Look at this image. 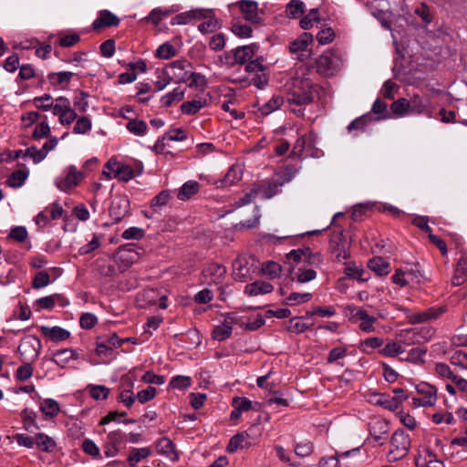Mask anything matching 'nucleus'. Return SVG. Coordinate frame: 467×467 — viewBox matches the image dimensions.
<instances>
[{"label":"nucleus","instance_id":"obj_18","mask_svg":"<svg viewBox=\"0 0 467 467\" xmlns=\"http://www.w3.org/2000/svg\"><path fill=\"white\" fill-rule=\"evenodd\" d=\"M313 41V35L310 33H303L300 35V36L294 41L290 42L288 48L290 53L292 54H297V58L300 61H303L304 58L302 57L304 54L302 52L306 51L307 46Z\"/></svg>","mask_w":467,"mask_h":467},{"label":"nucleus","instance_id":"obj_52","mask_svg":"<svg viewBox=\"0 0 467 467\" xmlns=\"http://www.w3.org/2000/svg\"><path fill=\"white\" fill-rule=\"evenodd\" d=\"M312 298L310 293H291L285 299V304L290 306H296L301 303L308 302Z\"/></svg>","mask_w":467,"mask_h":467},{"label":"nucleus","instance_id":"obj_8","mask_svg":"<svg viewBox=\"0 0 467 467\" xmlns=\"http://www.w3.org/2000/svg\"><path fill=\"white\" fill-rule=\"evenodd\" d=\"M416 390L422 397L412 398L416 407H432L437 401V388L427 382H420L416 386Z\"/></svg>","mask_w":467,"mask_h":467},{"label":"nucleus","instance_id":"obj_53","mask_svg":"<svg viewBox=\"0 0 467 467\" xmlns=\"http://www.w3.org/2000/svg\"><path fill=\"white\" fill-rule=\"evenodd\" d=\"M204 106V103H202L201 100H192V101H186L183 102L180 109L181 111L185 115H194L196 114L202 107Z\"/></svg>","mask_w":467,"mask_h":467},{"label":"nucleus","instance_id":"obj_48","mask_svg":"<svg viewBox=\"0 0 467 467\" xmlns=\"http://www.w3.org/2000/svg\"><path fill=\"white\" fill-rule=\"evenodd\" d=\"M171 199V192L169 190H163L159 192L150 202V208L155 212L164 207Z\"/></svg>","mask_w":467,"mask_h":467},{"label":"nucleus","instance_id":"obj_25","mask_svg":"<svg viewBox=\"0 0 467 467\" xmlns=\"http://www.w3.org/2000/svg\"><path fill=\"white\" fill-rule=\"evenodd\" d=\"M359 451V448H355L343 452H336L334 456L324 457L319 462V467H338L340 461L350 455H356Z\"/></svg>","mask_w":467,"mask_h":467},{"label":"nucleus","instance_id":"obj_49","mask_svg":"<svg viewBox=\"0 0 467 467\" xmlns=\"http://www.w3.org/2000/svg\"><path fill=\"white\" fill-rule=\"evenodd\" d=\"M323 255L321 253H314L309 247L305 248L304 264L311 266H319L323 263Z\"/></svg>","mask_w":467,"mask_h":467},{"label":"nucleus","instance_id":"obj_24","mask_svg":"<svg viewBox=\"0 0 467 467\" xmlns=\"http://www.w3.org/2000/svg\"><path fill=\"white\" fill-rule=\"evenodd\" d=\"M108 169H110L112 171L116 173V176H119V179L123 182H128L131 180L135 174L134 171L130 166L120 165L116 161L110 159L107 164Z\"/></svg>","mask_w":467,"mask_h":467},{"label":"nucleus","instance_id":"obj_55","mask_svg":"<svg viewBox=\"0 0 467 467\" xmlns=\"http://www.w3.org/2000/svg\"><path fill=\"white\" fill-rule=\"evenodd\" d=\"M390 110L396 116H403L410 113L408 99L404 98L397 99L390 105Z\"/></svg>","mask_w":467,"mask_h":467},{"label":"nucleus","instance_id":"obj_10","mask_svg":"<svg viewBox=\"0 0 467 467\" xmlns=\"http://www.w3.org/2000/svg\"><path fill=\"white\" fill-rule=\"evenodd\" d=\"M83 173L76 166L70 165L66 170V176L56 180V186L63 192H68L78 186Z\"/></svg>","mask_w":467,"mask_h":467},{"label":"nucleus","instance_id":"obj_60","mask_svg":"<svg viewBox=\"0 0 467 467\" xmlns=\"http://www.w3.org/2000/svg\"><path fill=\"white\" fill-rule=\"evenodd\" d=\"M90 397L96 400H106L109 394V389L103 385H92L89 387Z\"/></svg>","mask_w":467,"mask_h":467},{"label":"nucleus","instance_id":"obj_43","mask_svg":"<svg viewBox=\"0 0 467 467\" xmlns=\"http://www.w3.org/2000/svg\"><path fill=\"white\" fill-rule=\"evenodd\" d=\"M405 351L402 345L398 342H389L382 348L379 350V353L385 356L394 358Z\"/></svg>","mask_w":467,"mask_h":467},{"label":"nucleus","instance_id":"obj_9","mask_svg":"<svg viewBox=\"0 0 467 467\" xmlns=\"http://www.w3.org/2000/svg\"><path fill=\"white\" fill-rule=\"evenodd\" d=\"M445 312H446V306H431V307L427 308L424 311L418 312V313L409 310L406 312V317L410 324L415 325V324H421L424 322L436 320L441 315H443Z\"/></svg>","mask_w":467,"mask_h":467},{"label":"nucleus","instance_id":"obj_6","mask_svg":"<svg viewBox=\"0 0 467 467\" xmlns=\"http://www.w3.org/2000/svg\"><path fill=\"white\" fill-rule=\"evenodd\" d=\"M433 331L430 328L414 327L401 330L399 334L401 345L411 346L431 339Z\"/></svg>","mask_w":467,"mask_h":467},{"label":"nucleus","instance_id":"obj_44","mask_svg":"<svg viewBox=\"0 0 467 467\" xmlns=\"http://www.w3.org/2000/svg\"><path fill=\"white\" fill-rule=\"evenodd\" d=\"M151 454V450L149 447L133 448L130 450L127 458L128 463L139 462L143 459L148 458Z\"/></svg>","mask_w":467,"mask_h":467},{"label":"nucleus","instance_id":"obj_20","mask_svg":"<svg viewBox=\"0 0 467 467\" xmlns=\"http://www.w3.org/2000/svg\"><path fill=\"white\" fill-rule=\"evenodd\" d=\"M243 171L242 169L237 165H232L224 177L214 182L216 188L229 187L239 182L242 179Z\"/></svg>","mask_w":467,"mask_h":467},{"label":"nucleus","instance_id":"obj_11","mask_svg":"<svg viewBox=\"0 0 467 467\" xmlns=\"http://www.w3.org/2000/svg\"><path fill=\"white\" fill-rule=\"evenodd\" d=\"M41 349V342L36 336H28L21 340L18 347V353L22 358L36 359L37 358Z\"/></svg>","mask_w":467,"mask_h":467},{"label":"nucleus","instance_id":"obj_34","mask_svg":"<svg viewBox=\"0 0 467 467\" xmlns=\"http://www.w3.org/2000/svg\"><path fill=\"white\" fill-rule=\"evenodd\" d=\"M125 127L131 134L139 137L144 136L149 130L147 123L138 119H130Z\"/></svg>","mask_w":467,"mask_h":467},{"label":"nucleus","instance_id":"obj_42","mask_svg":"<svg viewBox=\"0 0 467 467\" xmlns=\"http://www.w3.org/2000/svg\"><path fill=\"white\" fill-rule=\"evenodd\" d=\"M283 186L279 181L267 182V183L261 187V193L264 199H270L280 192V188Z\"/></svg>","mask_w":467,"mask_h":467},{"label":"nucleus","instance_id":"obj_2","mask_svg":"<svg viewBox=\"0 0 467 467\" xmlns=\"http://www.w3.org/2000/svg\"><path fill=\"white\" fill-rule=\"evenodd\" d=\"M287 94V102L290 107L306 106L313 102L317 87L308 80H300Z\"/></svg>","mask_w":467,"mask_h":467},{"label":"nucleus","instance_id":"obj_64","mask_svg":"<svg viewBox=\"0 0 467 467\" xmlns=\"http://www.w3.org/2000/svg\"><path fill=\"white\" fill-rule=\"evenodd\" d=\"M52 100L53 99L50 94H44L43 96L36 97L33 101L38 109L47 111L52 108Z\"/></svg>","mask_w":467,"mask_h":467},{"label":"nucleus","instance_id":"obj_26","mask_svg":"<svg viewBox=\"0 0 467 467\" xmlns=\"http://www.w3.org/2000/svg\"><path fill=\"white\" fill-rule=\"evenodd\" d=\"M273 289V285L268 282L255 281L245 285L244 293L250 296H255L261 294H268Z\"/></svg>","mask_w":467,"mask_h":467},{"label":"nucleus","instance_id":"obj_22","mask_svg":"<svg viewBox=\"0 0 467 467\" xmlns=\"http://www.w3.org/2000/svg\"><path fill=\"white\" fill-rule=\"evenodd\" d=\"M156 451L159 454L169 457L171 461L179 460L174 443L167 437H162L157 441Z\"/></svg>","mask_w":467,"mask_h":467},{"label":"nucleus","instance_id":"obj_32","mask_svg":"<svg viewBox=\"0 0 467 467\" xmlns=\"http://www.w3.org/2000/svg\"><path fill=\"white\" fill-rule=\"evenodd\" d=\"M200 184L195 181H188L180 188L177 198L180 201H187L199 192Z\"/></svg>","mask_w":467,"mask_h":467},{"label":"nucleus","instance_id":"obj_51","mask_svg":"<svg viewBox=\"0 0 467 467\" xmlns=\"http://www.w3.org/2000/svg\"><path fill=\"white\" fill-rule=\"evenodd\" d=\"M232 32L239 37L247 38L252 36L251 26L242 24L240 21H234L231 26Z\"/></svg>","mask_w":467,"mask_h":467},{"label":"nucleus","instance_id":"obj_17","mask_svg":"<svg viewBox=\"0 0 467 467\" xmlns=\"http://www.w3.org/2000/svg\"><path fill=\"white\" fill-rule=\"evenodd\" d=\"M239 7L244 14L245 20L253 24H260L262 22L258 14L257 2L252 0H242L239 2Z\"/></svg>","mask_w":467,"mask_h":467},{"label":"nucleus","instance_id":"obj_29","mask_svg":"<svg viewBox=\"0 0 467 467\" xmlns=\"http://www.w3.org/2000/svg\"><path fill=\"white\" fill-rule=\"evenodd\" d=\"M373 119L369 114H364L352 120L347 127V130L348 133H353L354 136H357L358 132H365L368 124Z\"/></svg>","mask_w":467,"mask_h":467},{"label":"nucleus","instance_id":"obj_63","mask_svg":"<svg viewBox=\"0 0 467 467\" xmlns=\"http://www.w3.org/2000/svg\"><path fill=\"white\" fill-rule=\"evenodd\" d=\"M50 283V276L47 272L40 271L37 272L33 278L32 287L36 289H39L47 286Z\"/></svg>","mask_w":467,"mask_h":467},{"label":"nucleus","instance_id":"obj_37","mask_svg":"<svg viewBox=\"0 0 467 467\" xmlns=\"http://www.w3.org/2000/svg\"><path fill=\"white\" fill-rule=\"evenodd\" d=\"M75 74L69 71H60L56 73H49L47 78L52 86H60L68 84Z\"/></svg>","mask_w":467,"mask_h":467},{"label":"nucleus","instance_id":"obj_40","mask_svg":"<svg viewBox=\"0 0 467 467\" xmlns=\"http://www.w3.org/2000/svg\"><path fill=\"white\" fill-rule=\"evenodd\" d=\"M427 351V348L425 347L420 346L413 348L408 352V356L405 360L413 364H422L424 363V357Z\"/></svg>","mask_w":467,"mask_h":467},{"label":"nucleus","instance_id":"obj_12","mask_svg":"<svg viewBox=\"0 0 467 467\" xmlns=\"http://www.w3.org/2000/svg\"><path fill=\"white\" fill-rule=\"evenodd\" d=\"M368 431L374 441L379 445H383L389 431V422L384 419L372 420L368 424Z\"/></svg>","mask_w":467,"mask_h":467},{"label":"nucleus","instance_id":"obj_14","mask_svg":"<svg viewBox=\"0 0 467 467\" xmlns=\"http://www.w3.org/2000/svg\"><path fill=\"white\" fill-rule=\"evenodd\" d=\"M130 201L124 196L116 197L109 209V216L115 223H119L129 213Z\"/></svg>","mask_w":467,"mask_h":467},{"label":"nucleus","instance_id":"obj_54","mask_svg":"<svg viewBox=\"0 0 467 467\" xmlns=\"http://www.w3.org/2000/svg\"><path fill=\"white\" fill-rule=\"evenodd\" d=\"M175 56V47L168 42L161 44L156 50V57L161 59H170Z\"/></svg>","mask_w":467,"mask_h":467},{"label":"nucleus","instance_id":"obj_3","mask_svg":"<svg viewBox=\"0 0 467 467\" xmlns=\"http://www.w3.org/2000/svg\"><path fill=\"white\" fill-rule=\"evenodd\" d=\"M411 441L408 433L403 430H397L390 438V449L388 453V461L395 462L403 459L409 452Z\"/></svg>","mask_w":467,"mask_h":467},{"label":"nucleus","instance_id":"obj_15","mask_svg":"<svg viewBox=\"0 0 467 467\" xmlns=\"http://www.w3.org/2000/svg\"><path fill=\"white\" fill-rule=\"evenodd\" d=\"M408 102L410 114L431 116V100L428 97L414 94Z\"/></svg>","mask_w":467,"mask_h":467},{"label":"nucleus","instance_id":"obj_59","mask_svg":"<svg viewBox=\"0 0 467 467\" xmlns=\"http://www.w3.org/2000/svg\"><path fill=\"white\" fill-rule=\"evenodd\" d=\"M307 138L306 135H301L295 142L293 150L289 155V157L294 158L296 157L298 159L303 158V154L306 149Z\"/></svg>","mask_w":467,"mask_h":467},{"label":"nucleus","instance_id":"obj_36","mask_svg":"<svg viewBox=\"0 0 467 467\" xmlns=\"http://www.w3.org/2000/svg\"><path fill=\"white\" fill-rule=\"evenodd\" d=\"M185 95V88H175L171 92L167 93L164 95L161 102L163 107L170 108L174 101H181L184 99Z\"/></svg>","mask_w":467,"mask_h":467},{"label":"nucleus","instance_id":"obj_35","mask_svg":"<svg viewBox=\"0 0 467 467\" xmlns=\"http://www.w3.org/2000/svg\"><path fill=\"white\" fill-rule=\"evenodd\" d=\"M285 99L281 95H274L271 99H269L266 103H265L260 109L262 116H267L273 111L280 109V107L284 104Z\"/></svg>","mask_w":467,"mask_h":467},{"label":"nucleus","instance_id":"obj_27","mask_svg":"<svg viewBox=\"0 0 467 467\" xmlns=\"http://www.w3.org/2000/svg\"><path fill=\"white\" fill-rule=\"evenodd\" d=\"M233 276L236 281L246 282L250 278V268L247 263L237 258L233 263Z\"/></svg>","mask_w":467,"mask_h":467},{"label":"nucleus","instance_id":"obj_23","mask_svg":"<svg viewBox=\"0 0 467 467\" xmlns=\"http://www.w3.org/2000/svg\"><path fill=\"white\" fill-rule=\"evenodd\" d=\"M40 332L44 337H48L53 342L67 340L70 337L69 331L60 327H40Z\"/></svg>","mask_w":467,"mask_h":467},{"label":"nucleus","instance_id":"obj_7","mask_svg":"<svg viewBox=\"0 0 467 467\" xmlns=\"http://www.w3.org/2000/svg\"><path fill=\"white\" fill-rule=\"evenodd\" d=\"M226 267L223 264L212 262L204 265L202 278L207 285H221L226 276Z\"/></svg>","mask_w":467,"mask_h":467},{"label":"nucleus","instance_id":"obj_38","mask_svg":"<svg viewBox=\"0 0 467 467\" xmlns=\"http://www.w3.org/2000/svg\"><path fill=\"white\" fill-rule=\"evenodd\" d=\"M28 174L27 170L15 171L9 175L6 182L12 188H19L25 183Z\"/></svg>","mask_w":467,"mask_h":467},{"label":"nucleus","instance_id":"obj_39","mask_svg":"<svg viewBox=\"0 0 467 467\" xmlns=\"http://www.w3.org/2000/svg\"><path fill=\"white\" fill-rule=\"evenodd\" d=\"M233 327L224 322L221 325L215 326L212 331V338L217 341L226 340L231 337Z\"/></svg>","mask_w":467,"mask_h":467},{"label":"nucleus","instance_id":"obj_1","mask_svg":"<svg viewBox=\"0 0 467 467\" xmlns=\"http://www.w3.org/2000/svg\"><path fill=\"white\" fill-rule=\"evenodd\" d=\"M259 46L251 44L242 46L231 50L232 56L227 55L226 58L231 59L228 63L233 67L235 65L244 66V71L249 74L251 78H239L238 82L248 81L249 85H253L258 88H264L269 81L268 67L263 64V57L254 58Z\"/></svg>","mask_w":467,"mask_h":467},{"label":"nucleus","instance_id":"obj_41","mask_svg":"<svg viewBox=\"0 0 467 467\" xmlns=\"http://www.w3.org/2000/svg\"><path fill=\"white\" fill-rule=\"evenodd\" d=\"M377 400L375 403L377 405L382 406L383 408L390 410V411H396L400 408L398 407V401L394 400L389 395L379 393L376 394Z\"/></svg>","mask_w":467,"mask_h":467},{"label":"nucleus","instance_id":"obj_13","mask_svg":"<svg viewBox=\"0 0 467 467\" xmlns=\"http://www.w3.org/2000/svg\"><path fill=\"white\" fill-rule=\"evenodd\" d=\"M330 250L337 262H341L350 256L342 230L332 235L330 239Z\"/></svg>","mask_w":467,"mask_h":467},{"label":"nucleus","instance_id":"obj_19","mask_svg":"<svg viewBox=\"0 0 467 467\" xmlns=\"http://www.w3.org/2000/svg\"><path fill=\"white\" fill-rule=\"evenodd\" d=\"M208 16H209L203 10H201V9L200 10L199 9L190 10L187 12L178 14L174 17H172L171 20V26L187 25L192 20H201V19L206 18Z\"/></svg>","mask_w":467,"mask_h":467},{"label":"nucleus","instance_id":"obj_46","mask_svg":"<svg viewBox=\"0 0 467 467\" xmlns=\"http://www.w3.org/2000/svg\"><path fill=\"white\" fill-rule=\"evenodd\" d=\"M285 13L290 18H298L304 14V3L300 0H291L286 5Z\"/></svg>","mask_w":467,"mask_h":467},{"label":"nucleus","instance_id":"obj_33","mask_svg":"<svg viewBox=\"0 0 467 467\" xmlns=\"http://www.w3.org/2000/svg\"><path fill=\"white\" fill-rule=\"evenodd\" d=\"M209 16L208 21L202 22L198 26V29L202 34L212 33L221 28V22L214 17L213 10H203Z\"/></svg>","mask_w":467,"mask_h":467},{"label":"nucleus","instance_id":"obj_62","mask_svg":"<svg viewBox=\"0 0 467 467\" xmlns=\"http://www.w3.org/2000/svg\"><path fill=\"white\" fill-rule=\"evenodd\" d=\"M91 130V120L88 117L83 116L79 118L74 128L73 132L76 134H85Z\"/></svg>","mask_w":467,"mask_h":467},{"label":"nucleus","instance_id":"obj_4","mask_svg":"<svg viewBox=\"0 0 467 467\" xmlns=\"http://www.w3.org/2000/svg\"><path fill=\"white\" fill-rule=\"evenodd\" d=\"M342 59L336 52H324L316 60L317 72L326 78L334 76L341 67Z\"/></svg>","mask_w":467,"mask_h":467},{"label":"nucleus","instance_id":"obj_58","mask_svg":"<svg viewBox=\"0 0 467 467\" xmlns=\"http://www.w3.org/2000/svg\"><path fill=\"white\" fill-rule=\"evenodd\" d=\"M244 441V434L240 432L234 435L226 447V451L229 453H234L239 449H243Z\"/></svg>","mask_w":467,"mask_h":467},{"label":"nucleus","instance_id":"obj_50","mask_svg":"<svg viewBox=\"0 0 467 467\" xmlns=\"http://www.w3.org/2000/svg\"><path fill=\"white\" fill-rule=\"evenodd\" d=\"M371 111L376 114V115H379L375 119L377 120H379V119H388L390 117V113L388 111V105L386 102L382 101L381 99H377L373 105H372V109H371Z\"/></svg>","mask_w":467,"mask_h":467},{"label":"nucleus","instance_id":"obj_30","mask_svg":"<svg viewBox=\"0 0 467 467\" xmlns=\"http://www.w3.org/2000/svg\"><path fill=\"white\" fill-rule=\"evenodd\" d=\"M35 444L45 452H53L57 447V442L53 438L42 432H38L35 435Z\"/></svg>","mask_w":467,"mask_h":467},{"label":"nucleus","instance_id":"obj_28","mask_svg":"<svg viewBox=\"0 0 467 467\" xmlns=\"http://www.w3.org/2000/svg\"><path fill=\"white\" fill-rule=\"evenodd\" d=\"M368 267L379 276L389 275L390 269L389 263L379 256L371 258L368 263Z\"/></svg>","mask_w":467,"mask_h":467},{"label":"nucleus","instance_id":"obj_16","mask_svg":"<svg viewBox=\"0 0 467 467\" xmlns=\"http://www.w3.org/2000/svg\"><path fill=\"white\" fill-rule=\"evenodd\" d=\"M120 19L109 10H101L99 16L93 21L92 28L97 31L105 27L118 26Z\"/></svg>","mask_w":467,"mask_h":467},{"label":"nucleus","instance_id":"obj_57","mask_svg":"<svg viewBox=\"0 0 467 467\" xmlns=\"http://www.w3.org/2000/svg\"><path fill=\"white\" fill-rule=\"evenodd\" d=\"M81 449L88 455H90V456H92L94 458H98V459H101L102 458L101 454H100L99 448L90 439H85L82 441Z\"/></svg>","mask_w":467,"mask_h":467},{"label":"nucleus","instance_id":"obj_61","mask_svg":"<svg viewBox=\"0 0 467 467\" xmlns=\"http://www.w3.org/2000/svg\"><path fill=\"white\" fill-rule=\"evenodd\" d=\"M287 329L292 333L299 334L308 330V327L306 323L301 321V317H295L289 319Z\"/></svg>","mask_w":467,"mask_h":467},{"label":"nucleus","instance_id":"obj_31","mask_svg":"<svg viewBox=\"0 0 467 467\" xmlns=\"http://www.w3.org/2000/svg\"><path fill=\"white\" fill-rule=\"evenodd\" d=\"M65 298L59 294H54L51 296L40 297L36 301V306L39 309H48L51 310L57 302H59L61 306H65L68 304L67 302H64Z\"/></svg>","mask_w":467,"mask_h":467},{"label":"nucleus","instance_id":"obj_56","mask_svg":"<svg viewBox=\"0 0 467 467\" xmlns=\"http://www.w3.org/2000/svg\"><path fill=\"white\" fill-rule=\"evenodd\" d=\"M206 85L207 80L203 75L197 72L190 73V81L188 83L189 88L203 90Z\"/></svg>","mask_w":467,"mask_h":467},{"label":"nucleus","instance_id":"obj_21","mask_svg":"<svg viewBox=\"0 0 467 467\" xmlns=\"http://www.w3.org/2000/svg\"><path fill=\"white\" fill-rule=\"evenodd\" d=\"M78 358L79 354L78 350L73 348H63L57 350L50 360L60 368H65L70 360L78 359Z\"/></svg>","mask_w":467,"mask_h":467},{"label":"nucleus","instance_id":"obj_47","mask_svg":"<svg viewBox=\"0 0 467 467\" xmlns=\"http://www.w3.org/2000/svg\"><path fill=\"white\" fill-rule=\"evenodd\" d=\"M40 410L44 414L49 417H55L60 411L59 404L53 399L44 400L41 403Z\"/></svg>","mask_w":467,"mask_h":467},{"label":"nucleus","instance_id":"obj_45","mask_svg":"<svg viewBox=\"0 0 467 467\" xmlns=\"http://www.w3.org/2000/svg\"><path fill=\"white\" fill-rule=\"evenodd\" d=\"M300 167H295L291 165H285L278 172H276V175L278 176V180L280 182H282L283 185H285L286 182H289L298 172Z\"/></svg>","mask_w":467,"mask_h":467},{"label":"nucleus","instance_id":"obj_5","mask_svg":"<svg viewBox=\"0 0 467 467\" xmlns=\"http://www.w3.org/2000/svg\"><path fill=\"white\" fill-rule=\"evenodd\" d=\"M346 314L349 316V320L351 322L360 321L359 328L363 332L369 333L375 330L374 324L377 321L375 317L369 316L367 310L356 306H348L345 308Z\"/></svg>","mask_w":467,"mask_h":467}]
</instances>
